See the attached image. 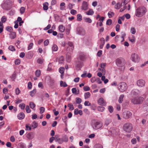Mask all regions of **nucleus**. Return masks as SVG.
I'll return each instance as SVG.
<instances>
[{"label":"nucleus","mask_w":148,"mask_h":148,"mask_svg":"<svg viewBox=\"0 0 148 148\" xmlns=\"http://www.w3.org/2000/svg\"><path fill=\"white\" fill-rule=\"evenodd\" d=\"M25 105L24 103H22L19 105V106L21 110H24L25 107Z\"/></svg>","instance_id":"a19ab883"},{"label":"nucleus","mask_w":148,"mask_h":148,"mask_svg":"<svg viewBox=\"0 0 148 148\" xmlns=\"http://www.w3.org/2000/svg\"><path fill=\"white\" fill-rule=\"evenodd\" d=\"M58 30L61 32H63L65 30V27L62 25H60L58 27Z\"/></svg>","instance_id":"2eb2a0df"},{"label":"nucleus","mask_w":148,"mask_h":148,"mask_svg":"<svg viewBox=\"0 0 148 148\" xmlns=\"http://www.w3.org/2000/svg\"><path fill=\"white\" fill-rule=\"evenodd\" d=\"M76 33L81 36H84L86 34V32L83 28L78 27L76 29Z\"/></svg>","instance_id":"0eeeda50"},{"label":"nucleus","mask_w":148,"mask_h":148,"mask_svg":"<svg viewBox=\"0 0 148 148\" xmlns=\"http://www.w3.org/2000/svg\"><path fill=\"white\" fill-rule=\"evenodd\" d=\"M25 114L23 112H21L17 115V117L19 120L23 119L25 117Z\"/></svg>","instance_id":"a211bd4d"},{"label":"nucleus","mask_w":148,"mask_h":148,"mask_svg":"<svg viewBox=\"0 0 148 148\" xmlns=\"http://www.w3.org/2000/svg\"><path fill=\"white\" fill-rule=\"evenodd\" d=\"M26 129L27 130H31V126L29 124H26L25 125Z\"/></svg>","instance_id":"c03bdc74"},{"label":"nucleus","mask_w":148,"mask_h":148,"mask_svg":"<svg viewBox=\"0 0 148 148\" xmlns=\"http://www.w3.org/2000/svg\"><path fill=\"white\" fill-rule=\"evenodd\" d=\"M144 100V98L138 96L134 98L132 100V102L134 104H139L141 103Z\"/></svg>","instance_id":"423d86ee"},{"label":"nucleus","mask_w":148,"mask_h":148,"mask_svg":"<svg viewBox=\"0 0 148 148\" xmlns=\"http://www.w3.org/2000/svg\"><path fill=\"white\" fill-rule=\"evenodd\" d=\"M101 40H103V42H102V44L101 45H100L99 47H100V49H102L103 48V46L104 45V43H105V40H104V38H102L101 39Z\"/></svg>","instance_id":"680f3d73"},{"label":"nucleus","mask_w":148,"mask_h":148,"mask_svg":"<svg viewBox=\"0 0 148 148\" xmlns=\"http://www.w3.org/2000/svg\"><path fill=\"white\" fill-rule=\"evenodd\" d=\"M88 5L87 2L85 1H83L82 6V9L85 11L87 10L88 9Z\"/></svg>","instance_id":"f8f14e48"},{"label":"nucleus","mask_w":148,"mask_h":148,"mask_svg":"<svg viewBox=\"0 0 148 148\" xmlns=\"http://www.w3.org/2000/svg\"><path fill=\"white\" fill-rule=\"evenodd\" d=\"M20 12L21 14L23 13L25 11V8L24 7H21L20 9Z\"/></svg>","instance_id":"13d9d810"},{"label":"nucleus","mask_w":148,"mask_h":148,"mask_svg":"<svg viewBox=\"0 0 148 148\" xmlns=\"http://www.w3.org/2000/svg\"><path fill=\"white\" fill-rule=\"evenodd\" d=\"M114 13L110 11L108 13V15L109 18H111L114 15Z\"/></svg>","instance_id":"f704fd0d"},{"label":"nucleus","mask_w":148,"mask_h":148,"mask_svg":"<svg viewBox=\"0 0 148 148\" xmlns=\"http://www.w3.org/2000/svg\"><path fill=\"white\" fill-rule=\"evenodd\" d=\"M43 9L44 10H47L48 9L49 3L47 2L44 3L43 4Z\"/></svg>","instance_id":"4be33fe9"},{"label":"nucleus","mask_w":148,"mask_h":148,"mask_svg":"<svg viewBox=\"0 0 148 148\" xmlns=\"http://www.w3.org/2000/svg\"><path fill=\"white\" fill-rule=\"evenodd\" d=\"M39 109L40 111V114L43 113L45 111V108L43 107H40Z\"/></svg>","instance_id":"09e8293b"},{"label":"nucleus","mask_w":148,"mask_h":148,"mask_svg":"<svg viewBox=\"0 0 148 148\" xmlns=\"http://www.w3.org/2000/svg\"><path fill=\"white\" fill-rule=\"evenodd\" d=\"M102 126V124L99 122H95L92 125L93 128L95 130L100 128Z\"/></svg>","instance_id":"1a4fd4ad"},{"label":"nucleus","mask_w":148,"mask_h":148,"mask_svg":"<svg viewBox=\"0 0 148 148\" xmlns=\"http://www.w3.org/2000/svg\"><path fill=\"white\" fill-rule=\"evenodd\" d=\"M102 50H99L97 53V56L99 57H100L102 54Z\"/></svg>","instance_id":"774afa93"},{"label":"nucleus","mask_w":148,"mask_h":148,"mask_svg":"<svg viewBox=\"0 0 148 148\" xmlns=\"http://www.w3.org/2000/svg\"><path fill=\"white\" fill-rule=\"evenodd\" d=\"M131 142L132 144H135L136 143L137 140L136 138H133L131 140Z\"/></svg>","instance_id":"0e129e2a"},{"label":"nucleus","mask_w":148,"mask_h":148,"mask_svg":"<svg viewBox=\"0 0 148 148\" xmlns=\"http://www.w3.org/2000/svg\"><path fill=\"white\" fill-rule=\"evenodd\" d=\"M97 102L99 105L100 106H105L106 105V101L103 97L99 98L98 99Z\"/></svg>","instance_id":"9b49d317"},{"label":"nucleus","mask_w":148,"mask_h":148,"mask_svg":"<svg viewBox=\"0 0 148 148\" xmlns=\"http://www.w3.org/2000/svg\"><path fill=\"white\" fill-rule=\"evenodd\" d=\"M94 148H103V147L101 144H97L94 146Z\"/></svg>","instance_id":"a18cd8bd"},{"label":"nucleus","mask_w":148,"mask_h":148,"mask_svg":"<svg viewBox=\"0 0 148 148\" xmlns=\"http://www.w3.org/2000/svg\"><path fill=\"white\" fill-rule=\"evenodd\" d=\"M36 92V90H33L30 92V95L32 97L34 96Z\"/></svg>","instance_id":"864d4df0"},{"label":"nucleus","mask_w":148,"mask_h":148,"mask_svg":"<svg viewBox=\"0 0 148 148\" xmlns=\"http://www.w3.org/2000/svg\"><path fill=\"white\" fill-rule=\"evenodd\" d=\"M112 20L111 19H108L107 20L106 24L108 25H110L112 24Z\"/></svg>","instance_id":"4d7b16f0"},{"label":"nucleus","mask_w":148,"mask_h":148,"mask_svg":"<svg viewBox=\"0 0 148 148\" xmlns=\"http://www.w3.org/2000/svg\"><path fill=\"white\" fill-rule=\"evenodd\" d=\"M14 63L16 65H18L20 64L21 60L19 59H16L15 60Z\"/></svg>","instance_id":"603ef678"},{"label":"nucleus","mask_w":148,"mask_h":148,"mask_svg":"<svg viewBox=\"0 0 148 148\" xmlns=\"http://www.w3.org/2000/svg\"><path fill=\"white\" fill-rule=\"evenodd\" d=\"M71 56L69 55L66 56V60L67 62H69L71 60Z\"/></svg>","instance_id":"49530a36"},{"label":"nucleus","mask_w":148,"mask_h":148,"mask_svg":"<svg viewBox=\"0 0 148 148\" xmlns=\"http://www.w3.org/2000/svg\"><path fill=\"white\" fill-rule=\"evenodd\" d=\"M128 39L129 41L131 42L134 43L135 42L136 39L135 38V36L133 35L131 37H129Z\"/></svg>","instance_id":"5701e85b"},{"label":"nucleus","mask_w":148,"mask_h":148,"mask_svg":"<svg viewBox=\"0 0 148 148\" xmlns=\"http://www.w3.org/2000/svg\"><path fill=\"white\" fill-rule=\"evenodd\" d=\"M67 50H72L73 48V45L72 43L70 42H69L66 45Z\"/></svg>","instance_id":"ddd939ff"},{"label":"nucleus","mask_w":148,"mask_h":148,"mask_svg":"<svg viewBox=\"0 0 148 148\" xmlns=\"http://www.w3.org/2000/svg\"><path fill=\"white\" fill-rule=\"evenodd\" d=\"M6 29L8 31L10 32H12L13 30V28L10 26H7L6 28Z\"/></svg>","instance_id":"58836bf2"},{"label":"nucleus","mask_w":148,"mask_h":148,"mask_svg":"<svg viewBox=\"0 0 148 148\" xmlns=\"http://www.w3.org/2000/svg\"><path fill=\"white\" fill-rule=\"evenodd\" d=\"M130 32L132 34H135L136 33V30L135 28L131 27L130 29Z\"/></svg>","instance_id":"6ab92c4d"},{"label":"nucleus","mask_w":148,"mask_h":148,"mask_svg":"<svg viewBox=\"0 0 148 148\" xmlns=\"http://www.w3.org/2000/svg\"><path fill=\"white\" fill-rule=\"evenodd\" d=\"M26 110L27 113H30L31 112V110L28 106H26Z\"/></svg>","instance_id":"e2e57ef3"},{"label":"nucleus","mask_w":148,"mask_h":148,"mask_svg":"<svg viewBox=\"0 0 148 148\" xmlns=\"http://www.w3.org/2000/svg\"><path fill=\"white\" fill-rule=\"evenodd\" d=\"M116 63L118 66L121 68L122 70H123L125 69V62L123 58H117L116 61Z\"/></svg>","instance_id":"f03ea898"},{"label":"nucleus","mask_w":148,"mask_h":148,"mask_svg":"<svg viewBox=\"0 0 148 148\" xmlns=\"http://www.w3.org/2000/svg\"><path fill=\"white\" fill-rule=\"evenodd\" d=\"M72 92L75 94V95H77L79 93V90H77L76 88H73L72 89Z\"/></svg>","instance_id":"c85d7f7f"},{"label":"nucleus","mask_w":148,"mask_h":148,"mask_svg":"<svg viewBox=\"0 0 148 148\" xmlns=\"http://www.w3.org/2000/svg\"><path fill=\"white\" fill-rule=\"evenodd\" d=\"M94 13V12L92 9H90L88 11L86 12V14L88 15H92Z\"/></svg>","instance_id":"cd10ccee"},{"label":"nucleus","mask_w":148,"mask_h":148,"mask_svg":"<svg viewBox=\"0 0 148 148\" xmlns=\"http://www.w3.org/2000/svg\"><path fill=\"white\" fill-rule=\"evenodd\" d=\"M132 114L131 112L127 111L125 114V117L127 119L129 118L132 116Z\"/></svg>","instance_id":"412c9836"},{"label":"nucleus","mask_w":148,"mask_h":148,"mask_svg":"<svg viewBox=\"0 0 148 148\" xmlns=\"http://www.w3.org/2000/svg\"><path fill=\"white\" fill-rule=\"evenodd\" d=\"M58 49V47L56 45H53L52 47V49L53 52L56 51Z\"/></svg>","instance_id":"a878e982"},{"label":"nucleus","mask_w":148,"mask_h":148,"mask_svg":"<svg viewBox=\"0 0 148 148\" xmlns=\"http://www.w3.org/2000/svg\"><path fill=\"white\" fill-rule=\"evenodd\" d=\"M64 69L63 67H61L59 69V71L61 74H63L64 72Z\"/></svg>","instance_id":"052dcab7"},{"label":"nucleus","mask_w":148,"mask_h":148,"mask_svg":"<svg viewBox=\"0 0 148 148\" xmlns=\"http://www.w3.org/2000/svg\"><path fill=\"white\" fill-rule=\"evenodd\" d=\"M19 148H26L25 144L22 143H20L19 144Z\"/></svg>","instance_id":"37998d69"},{"label":"nucleus","mask_w":148,"mask_h":148,"mask_svg":"<svg viewBox=\"0 0 148 148\" xmlns=\"http://www.w3.org/2000/svg\"><path fill=\"white\" fill-rule=\"evenodd\" d=\"M16 34L15 32H12L10 34V37L11 38L14 39L16 37Z\"/></svg>","instance_id":"72a5a7b5"},{"label":"nucleus","mask_w":148,"mask_h":148,"mask_svg":"<svg viewBox=\"0 0 148 148\" xmlns=\"http://www.w3.org/2000/svg\"><path fill=\"white\" fill-rule=\"evenodd\" d=\"M126 36V34L124 32L122 33L121 36V38H123V40H121V42H123L124 40V38Z\"/></svg>","instance_id":"79ce46f5"},{"label":"nucleus","mask_w":148,"mask_h":148,"mask_svg":"<svg viewBox=\"0 0 148 148\" xmlns=\"http://www.w3.org/2000/svg\"><path fill=\"white\" fill-rule=\"evenodd\" d=\"M84 91H89L90 90V88L88 86H85L83 88Z\"/></svg>","instance_id":"338daca9"},{"label":"nucleus","mask_w":148,"mask_h":148,"mask_svg":"<svg viewBox=\"0 0 148 148\" xmlns=\"http://www.w3.org/2000/svg\"><path fill=\"white\" fill-rule=\"evenodd\" d=\"M38 126V124L35 121L33 122L32 125V127L34 129L36 128Z\"/></svg>","instance_id":"473e14b6"},{"label":"nucleus","mask_w":148,"mask_h":148,"mask_svg":"<svg viewBox=\"0 0 148 148\" xmlns=\"http://www.w3.org/2000/svg\"><path fill=\"white\" fill-rule=\"evenodd\" d=\"M9 49L12 51H15L14 47L12 45H10L8 47Z\"/></svg>","instance_id":"e433bc0d"},{"label":"nucleus","mask_w":148,"mask_h":148,"mask_svg":"<svg viewBox=\"0 0 148 148\" xmlns=\"http://www.w3.org/2000/svg\"><path fill=\"white\" fill-rule=\"evenodd\" d=\"M112 122L111 119L110 118H106L105 119L104 121V125H105L108 126Z\"/></svg>","instance_id":"dca6fc26"},{"label":"nucleus","mask_w":148,"mask_h":148,"mask_svg":"<svg viewBox=\"0 0 148 148\" xmlns=\"http://www.w3.org/2000/svg\"><path fill=\"white\" fill-rule=\"evenodd\" d=\"M147 12L146 8L143 7L137 8L135 11V15L138 17H141L144 15Z\"/></svg>","instance_id":"f257e3e1"},{"label":"nucleus","mask_w":148,"mask_h":148,"mask_svg":"<svg viewBox=\"0 0 148 148\" xmlns=\"http://www.w3.org/2000/svg\"><path fill=\"white\" fill-rule=\"evenodd\" d=\"M68 106L69 107V109L70 110H73L74 109L73 106L72 104L70 103L68 104Z\"/></svg>","instance_id":"5fc2aeb1"},{"label":"nucleus","mask_w":148,"mask_h":148,"mask_svg":"<svg viewBox=\"0 0 148 148\" xmlns=\"http://www.w3.org/2000/svg\"><path fill=\"white\" fill-rule=\"evenodd\" d=\"M43 62V60L42 58H38L37 60V62L39 64H42Z\"/></svg>","instance_id":"4c0bfd02"},{"label":"nucleus","mask_w":148,"mask_h":148,"mask_svg":"<svg viewBox=\"0 0 148 148\" xmlns=\"http://www.w3.org/2000/svg\"><path fill=\"white\" fill-rule=\"evenodd\" d=\"M130 59L133 62L137 63L140 62V58L137 53H134L131 55Z\"/></svg>","instance_id":"20e7f679"},{"label":"nucleus","mask_w":148,"mask_h":148,"mask_svg":"<svg viewBox=\"0 0 148 148\" xmlns=\"http://www.w3.org/2000/svg\"><path fill=\"white\" fill-rule=\"evenodd\" d=\"M26 137L28 139L31 140L34 138V135L32 133H29L27 134Z\"/></svg>","instance_id":"4468645a"},{"label":"nucleus","mask_w":148,"mask_h":148,"mask_svg":"<svg viewBox=\"0 0 148 148\" xmlns=\"http://www.w3.org/2000/svg\"><path fill=\"white\" fill-rule=\"evenodd\" d=\"M117 134V131L116 129L111 128L108 132V135L109 136H114Z\"/></svg>","instance_id":"6e6552de"},{"label":"nucleus","mask_w":148,"mask_h":148,"mask_svg":"<svg viewBox=\"0 0 148 148\" xmlns=\"http://www.w3.org/2000/svg\"><path fill=\"white\" fill-rule=\"evenodd\" d=\"M55 140L56 141L58 142L60 144H61L63 142V140L62 139V138H59L58 136H55Z\"/></svg>","instance_id":"f3484780"},{"label":"nucleus","mask_w":148,"mask_h":148,"mask_svg":"<svg viewBox=\"0 0 148 148\" xmlns=\"http://www.w3.org/2000/svg\"><path fill=\"white\" fill-rule=\"evenodd\" d=\"M108 110L110 113H112L114 111V109L112 106H109L108 107Z\"/></svg>","instance_id":"c9c22d12"},{"label":"nucleus","mask_w":148,"mask_h":148,"mask_svg":"<svg viewBox=\"0 0 148 148\" xmlns=\"http://www.w3.org/2000/svg\"><path fill=\"white\" fill-rule=\"evenodd\" d=\"M137 85L139 87H142L145 86V82L143 79H139L136 82Z\"/></svg>","instance_id":"9d476101"},{"label":"nucleus","mask_w":148,"mask_h":148,"mask_svg":"<svg viewBox=\"0 0 148 148\" xmlns=\"http://www.w3.org/2000/svg\"><path fill=\"white\" fill-rule=\"evenodd\" d=\"M124 97V96L123 95H120L118 99V102L119 103H122Z\"/></svg>","instance_id":"c756f323"},{"label":"nucleus","mask_w":148,"mask_h":148,"mask_svg":"<svg viewBox=\"0 0 148 148\" xmlns=\"http://www.w3.org/2000/svg\"><path fill=\"white\" fill-rule=\"evenodd\" d=\"M90 96V93L89 92H86L84 94V98L85 99H87L89 98Z\"/></svg>","instance_id":"7c9ffc66"},{"label":"nucleus","mask_w":148,"mask_h":148,"mask_svg":"<svg viewBox=\"0 0 148 148\" xmlns=\"http://www.w3.org/2000/svg\"><path fill=\"white\" fill-rule=\"evenodd\" d=\"M41 71L39 69L36 70L35 72V75L37 77H39L41 75Z\"/></svg>","instance_id":"393cba45"},{"label":"nucleus","mask_w":148,"mask_h":148,"mask_svg":"<svg viewBox=\"0 0 148 148\" xmlns=\"http://www.w3.org/2000/svg\"><path fill=\"white\" fill-rule=\"evenodd\" d=\"M62 139L63 140V142H67L68 141V138L66 136H64L62 138Z\"/></svg>","instance_id":"bf43d9fd"},{"label":"nucleus","mask_w":148,"mask_h":148,"mask_svg":"<svg viewBox=\"0 0 148 148\" xmlns=\"http://www.w3.org/2000/svg\"><path fill=\"white\" fill-rule=\"evenodd\" d=\"M60 86L61 87H66L67 86L66 83L62 81H61L60 83Z\"/></svg>","instance_id":"bb28decb"},{"label":"nucleus","mask_w":148,"mask_h":148,"mask_svg":"<svg viewBox=\"0 0 148 148\" xmlns=\"http://www.w3.org/2000/svg\"><path fill=\"white\" fill-rule=\"evenodd\" d=\"M123 130L126 132H130L132 130V124L130 123H125L123 126Z\"/></svg>","instance_id":"7ed1b4c3"},{"label":"nucleus","mask_w":148,"mask_h":148,"mask_svg":"<svg viewBox=\"0 0 148 148\" xmlns=\"http://www.w3.org/2000/svg\"><path fill=\"white\" fill-rule=\"evenodd\" d=\"M32 87V84L31 82H29L28 84L27 88L29 89H31Z\"/></svg>","instance_id":"69168bd1"},{"label":"nucleus","mask_w":148,"mask_h":148,"mask_svg":"<svg viewBox=\"0 0 148 148\" xmlns=\"http://www.w3.org/2000/svg\"><path fill=\"white\" fill-rule=\"evenodd\" d=\"M127 89V86L125 83L122 82L119 84L118 89L120 92H123L125 91Z\"/></svg>","instance_id":"39448f33"},{"label":"nucleus","mask_w":148,"mask_h":148,"mask_svg":"<svg viewBox=\"0 0 148 148\" xmlns=\"http://www.w3.org/2000/svg\"><path fill=\"white\" fill-rule=\"evenodd\" d=\"M77 20L78 21H80L82 20V16L79 14H78L77 16Z\"/></svg>","instance_id":"3c124183"},{"label":"nucleus","mask_w":148,"mask_h":148,"mask_svg":"<svg viewBox=\"0 0 148 148\" xmlns=\"http://www.w3.org/2000/svg\"><path fill=\"white\" fill-rule=\"evenodd\" d=\"M84 19L85 22L89 23H91L92 22V20L90 18L84 17Z\"/></svg>","instance_id":"aec40b11"},{"label":"nucleus","mask_w":148,"mask_h":148,"mask_svg":"<svg viewBox=\"0 0 148 148\" xmlns=\"http://www.w3.org/2000/svg\"><path fill=\"white\" fill-rule=\"evenodd\" d=\"M65 3L64 2H62L60 4V9L61 10H65Z\"/></svg>","instance_id":"b1692460"},{"label":"nucleus","mask_w":148,"mask_h":148,"mask_svg":"<svg viewBox=\"0 0 148 148\" xmlns=\"http://www.w3.org/2000/svg\"><path fill=\"white\" fill-rule=\"evenodd\" d=\"M38 86L39 88L41 89L43 88L44 86L42 82H39L38 84Z\"/></svg>","instance_id":"de8ad7c7"},{"label":"nucleus","mask_w":148,"mask_h":148,"mask_svg":"<svg viewBox=\"0 0 148 148\" xmlns=\"http://www.w3.org/2000/svg\"><path fill=\"white\" fill-rule=\"evenodd\" d=\"M30 108L32 109H33L35 107V104L32 102H30L29 104Z\"/></svg>","instance_id":"ea45409f"},{"label":"nucleus","mask_w":148,"mask_h":148,"mask_svg":"<svg viewBox=\"0 0 148 148\" xmlns=\"http://www.w3.org/2000/svg\"><path fill=\"white\" fill-rule=\"evenodd\" d=\"M97 109L98 111L101 112H103L104 111L105 108L103 107L99 106L97 107Z\"/></svg>","instance_id":"2f4dec72"},{"label":"nucleus","mask_w":148,"mask_h":148,"mask_svg":"<svg viewBox=\"0 0 148 148\" xmlns=\"http://www.w3.org/2000/svg\"><path fill=\"white\" fill-rule=\"evenodd\" d=\"M1 22L3 23L6 21H7V18L4 16H3L1 18Z\"/></svg>","instance_id":"6e6d98bb"},{"label":"nucleus","mask_w":148,"mask_h":148,"mask_svg":"<svg viewBox=\"0 0 148 148\" xmlns=\"http://www.w3.org/2000/svg\"><path fill=\"white\" fill-rule=\"evenodd\" d=\"M82 99L79 98L77 97L76 99V101L77 103L79 104L82 102Z\"/></svg>","instance_id":"8fccbe9b"}]
</instances>
